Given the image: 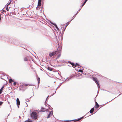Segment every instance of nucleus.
I'll use <instances>...</instances> for the list:
<instances>
[{
  "label": "nucleus",
  "mask_w": 122,
  "mask_h": 122,
  "mask_svg": "<svg viewBox=\"0 0 122 122\" xmlns=\"http://www.w3.org/2000/svg\"><path fill=\"white\" fill-rule=\"evenodd\" d=\"M30 114V116L32 119L35 120L37 119L38 115L37 114L36 112H33Z\"/></svg>",
  "instance_id": "nucleus-1"
},
{
  "label": "nucleus",
  "mask_w": 122,
  "mask_h": 122,
  "mask_svg": "<svg viewBox=\"0 0 122 122\" xmlns=\"http://www.w3.org/2000/svg\"><path fill=\"white\" fill-rule=\"evenodd\" d=\"M93 80L95 82L97 85L98 88L97 92V93H98L99 91V89L100 88V86H99V83L98 80L97 78L95 77H93Z\"/></svg>",
  "instance_id": "nucleus-2"
},
{
  "label": "nucleus",
  "mask_w": 122,
  "mask_h": 122,
  "mask_svg": "<svg viewBox=\"0 0 122 122\" xmlns=\"http://www.w3.org/2000/svg\"><path fill=\"white\" fill-rule=\"evenodd\" d=\"M28 85H29V86H33L34 85H30V84H25V83H23L22 85L20 86V87L19 88V90L20 91H22L23 92L25 90V89H22V88H23V87H24V86L25 85V86H27Z\"/></svg>",
  "instance_id": "nucleus-3"
},
{
  "label": "nucleus",
  "mask_w": 122,
  "mask_h": 122,
  "mask_svg": "<svg viewBox=\"0 0 122 122\" xmlns=\"http://www.w3.org/2000/svg\"><path fill=\"white\" fill-rule=\"evenodd\" d=\"M58 50V49L57 48L56 50L54 52H53L51 53L50 52L49 53V56L50 57H52L55 54L57 53Z\"/></svg>",
  "instance_id": "nucleus-4"
},
{
  "label": "nucleus",
  "mask_w": 122,
  "mask_h": 122,
  "mask_svg": "<svg viewBox=\"0 0 122 122\" xmlns=\"http://www.w3.org/2000/svg\"><path fill=\"white\" fill-rule=\"evenodd\" d=\"M41 1L42 0H38V7H37L36 8V9L38 10V8H39V9L40 8H41Z\"/></svg>",
  "instance_id": "nucleus-5"
},
{
  "label": "nucleus",
  "mask_w": 122,
  "mask_h": 122,
  "mask_svg": "<svg viewBox=\"0 0 122 122\" xmlns=\"http://www.w3.org/2000/svg\"><path fill=\"white\" fill-rule=\"evenodd\" d=\"M95 105L94 107L96 109H97L99 107V106L97 102L95 101Z\"/></svg>",
  "instance_id": "nucleus-6"
},
{
  "label": "nucleus",
  "mask_w": 122,
  "mask_h": 122,
  "mask_svg": "<svg viewBox=\"0 0 122 122\" xmlns=\"http://www.w3.org/2000/svg\"><path fill=\"white\" fill-rule=\"evenodd\" d=\"M80 120L79 118L77 119H74V120H65V121H74L75 122V121H78Z\"/></svg>",
  "instance_id": "nucleus-7"
},
{
  "label": "nucleus",
  "mask_w": 122,
  "mask_h": 122,
  "mask_svg": "<svg viewBox=\"0 0 122 122\" xmlns=\"http://www.w3.org/2000/svg\"><path fill=\"white\" fill-rule=\"evenodd\" d=\"M20 42L19 41L16 40L15 42V44L17 45L20 46V45L19 44Z\"/></svg>",
  "instance_id": "nucleus-8"
},
{
  "label": "nucleus",
  "mask_w": 122,
  "mask_h": 122,
  "mask_svg": "<svg viewBox=\"0 0 122 122\" xmlns=\"http://www.w3.org/2000/svg\"><path fill=\"white\" fill-rule=\"evenodd\" d=\"M48 21L49 22H50V23H51L53 25H54V26H55V27H56V26H57L56 23L52 22L49 20H48Z\"/></svg>",
  "instance_id": "nucleus-9"
},
{
  "label": "nucleus",
  "mask_w": 122,
  "mask_h": 122,
  "mask_svg": "<svg viewBox=\"0 0 122 122\" xmlns=\"http://www.w3.org/2000/svg\"><path fill=\"white\" fill-rule=\"evenodd\" d=\"M37 80L38 81V88L39 86V84L40 83V78L38 77L37 78Z\"/></svg>",
  "instance_id": "nucleus-10"
},
{
  "label": "nucleus",
  "mask_w": 122,
  "mask_h": 122,
  "mask_svg": "<svg viewBox=\"0 0 122 122\" xmlns=\"http://www.w3.org/2000/svg\"><path fill=\"white\" fill-rule=\"evenodd\" d=\"M17 105H20V102L18 98H17L16 99Z\"/></svg>",
  "instance_id": "nucleus-11"
},
{
  "label": "nucleus",
  "mask_w": 122,
  "mask_h": 122,
  "mask_svg": "<svg viewBox=\"0 0 122 122\" xmlns=\"http://www.w3.org/2000/svg\"><path fill=\"white\" fill-rule=\"evenodd\" d=\"M94 108H92L90 110V111L89 112H90V113H93L94 111Z\"/></svg>",
  "instance_id": "nucleus-12"
},
{
  "label": "nucleus",
  "mask_w": 122,
  "mask_h": 122,
  "mask_svg": "<svg viewBox=\"0 0 122 122\" xmlns=\"http://www.w3.org/2000/svg\"><path fill=\"white\" fill-rule=\"evenodd\" d=\"M4 87V86H2L0 89V95L2 93V91L3 90V89Z\"/></svg>",
  "instance_id": "nucleus-13"
},
{
  "label": "nucleus",
  "mask_w": 122,
  "mask_h": 122,
  "mask_svg": "<svg viewBox=\"0 0 122 122\" xmlns=\"http://www.w3.org/2000/svg\"><path fill=\"white\" fill-rule=\"evenodd\" d=\"M62 48V46H61V48L59 49L58 51V53H61V49Z\"/></svg>",
  "instance_id": "nucleus-14"
},
{
  "label": "nucleus",
  "mask_w": 122,
  "mask_h": 122,
  "mask_svg": "<svg viewBox=\"0 0 122 122\" xmlns=\"http://www.w3.org/2000/svg\"><path fill=\"white\" fill-rule=\"evenodd\" d=\"M72 20H71L70 21L66 23V25L65 27V28H66L67 27V26L71 22V21Z\"/></svg>",
  "instance_id": "nucleus-15"
},
{
  "label": "nucleus",
  "mask_w": 122,
  "mask_h": 122,
  "mask_svg": "<svg viewBox=\"0 0 122 122\" xmlns=\"http://www.w3.org/2000/svg\"><path fill=\"white\" fill-rule=\"evenodd\" d=\"M45 109L43 107H41V109L40 110V111L44 112L45 111Z\"/></svg>",
  "instance_id": "nucleus-16"
},
{
  "label": "nucleus",
  "mask_w": 122,
  "mask_h": 122,
  "mask_svg": "<svg viewBox=\"0 0 122 122\" xmlns=\"http://www.w3.org/2000/svg\"><path fill=\"white\" fill-rule=\"evenodd\" d=\"M0 74H2V75H2L1 76V78L2 79H3L4 80V77L5 76V75L4 74H1L0 73Z\"/></svg>",
  "instance_id": "nucleus-17"
},
{
  "label": "nucleus",
  "mask_w": 122,
  "mask_h": 122,
  "mask_svg": "<svg viewBox=\"0 0 122 122\" xmlns=\"http://www.w3.org/2000/svg\"><path fill=\"white\" fill-rule=\"evenodd\" d=\"M47 69L49 70L52 71V68L49 67H48Z\"/></svg>",
  "instance_id": "nucleus-18"
},
{
  "label": "nucleus",
  "mask_w": 122,
  "mask_h": 122,
  "mask_svg": "<svg viewBox=\"0 0 122 122\" xmlns=\"http://www.w3.org/2000/svg\"><path fill=\"white\" fill-rule=\"evenodd\" d=\"M24 61H28V60L27 57H25L24 58Z\"/></svg>",
  "instance_id": "nucleus-19"
},
{
  "label": "nucleus",
  "mask_w": 122,
  "mask_h": 122,
  "mask_svg": "<svg viewBox=\"0 0 122 122\" xmlns=\"http://www.w3.org/2000/svg\"><path fill=\"white\" fill-rule=\"evenodd\" d=\"M59 54H58V56H57V58H56L55 59L56 60L57 59H58L61 56V53H59Z\"/></svg>",
  "instance_id": "nucleus-20"
},
{
  "label": "nucleus",
  "mask_w": 122,
  "mask_h": 122,
  "mask_svg": "<svg viewBox=\"0 0 122 122\" xmlns=\"http://www.w3.org/2000/svg\"><path fill=\"white\" fill-rule=\"evenodd\" d=\"M77 76L78 77H80V76H81V77H80V78H81L82 77V74H79H79L77 75Z\"/></svg>",
  "instance_id": "nucleus-21"
},
{
  "label": "nucleus",
  "mask_w": 122,
  "mask_h": 122,
  "mask_svg": "<svg viewBox=\"0 0 122 122\" xmlns=\"http://www.w3.org/2000/svg\"><path fill=\"white\" fill-rule=\"evenodd\" d=\"M88 0H85L83 3L82 5V7H83L86 3L87 2Z\"/></svg>",
  "instance_id": "nucleus-22"
},
{
  "label": "nucleus",
  "mask_w": 122,
  "mask_h": 122,
  "mask_svg": "<svg viewBox=\"0 0 122 122\" xmlns=\"http://www.w3.org/2000/svg\"><path fill=\"white\" fill-rule=\"evenodd\" d=\"M63 82H62V83H60L59 85V86H58V87H57V88L56 89V90L55 91V92H56V90L57 89V88H59V87H60V86H61V84H62L63 83Z\"/></svg>",
  "instance_id": "nucleus-23"
},
{
  "label": "nucleus",
  "mask_w": 122,
  "mask_h": 122,
  "mask_svg": "<svg viewBox=\"0 0 122 122\" xmlns=\"http://www.w3.org/2000/svg\"><path fill=\"white\" fill-rule=\"evenodd\" d=\"M12 79L11 78H10L9 79V82L10 83H11L12 82Z\"/></svg>",
  "instance_id": "nucleus-24"
},
{
  "label": "nucleus",
  "mask_w": 122,
  "mask_h": 122,
  "mask_svg": "<svg viewBox=\"0 0 122 122\" xmlns=\"http://www.w3.org/2000/svg\"><path fill=\"white\" fill-rule=\"evenodd\" d=\"M49 114H50V115H53V111H51L50 112Z\"/></svg>",
  "instance_id": "nucleus-25"
},
{
  "label": "nucleus",
  "mask_w": 122,
  "mask_h": 122,
  "mask_svg": "<svg viewBox=\"0 0 122 122\" xmlns=\"http://www.w3.org/2000/svg\"><path fill=\"white\" fill-rule=\"evenodd\" d=\"M1 11H2V12H1L2 13H3V12H5V13L6 12L5 10H3V9H2Z\"/></svg>",
  "instance_id": "nucleus-26"
},
{
  "label": "nucleus",
  "mask_w": 122,
  "mask_h": 122,
  "mask_svg": "<svg viewBox=\"0 0 122 122\" xmlns=\"http://www.w3.org/2000/svg\"><path fill=\"white\" fill-rule=\"evenodd\" d=\"M68 62L71 65H72L73 64H74L73 62H71L70 61H68Z\"/></svg>",
  "instance_id": "nucleus-27"
},
{
  "label": "nucleus",
  "mask_w": 122,
  "mask_h": 122,
  "mask_svg": "<svg viewBox=\"0 0 122 122\" xmlns=\"http://www.w3.org/2000/svg\"><path fill=\"white\" fill-rule=\"evenodd\" d=\"M64 25H61V27L62 29V28H63V29H64Z\"/></svg>",
  "instance_id": "nucleus-28"
},
{
  "label": "nucleus",
  "mask_w": 122,
  "mask_h": 122,
  "mask_svg": "<svg viewBox=\"0 0 122 122\" xmlns=\"http://www.w3.org/2000/svg\"><path fill=\"white\" fill-rule=\"evenodd\" d=\"M78 72H81L82 73H83V71L82 70H81V69H79L78 70Z\"/></svg>",
  "instance_id": "nucleus-29"
},
{
  "label": "nucleus",
  "mask_w": 122,
  "mask_h": 122,
  "mask_svg": "<svg viewBox=\"0 0 122 122\" xmlns=\"http://www.w3.org/2000/svg\"><path fill=\"white\" fill-rule=\"evenodd\" d=\"M28 120L27 122H33L32 120H30V119L27 120Z\"/></svg>",
  "instance_id": "nucleus-30"
},
{
  "label": "nucleus",
  "mask_w": 122,
  "mask_h": 122,
  "mask_svg": "<svg viewBox=\"0 0 122 122\" xmlns=\"http://www.w3.org/2000/svg\"><path fill=\"white\" fill-rule=\"evenodd\" d=\"M17 83V82H14L13 83V85L14 86H15L16 85Z\"/></svg>",
  "instance_id": "nucleus-31"
},
{
  "label": "nucleus",
  "mask_w": 122,
  "mask_h": 122,
  "mask_svg": "<svg viewBox=\"0 0 122 122\" xmlns=\"http://www.w3.org/2000/svg\"><path fill=\"white\" fill-rule=\"evenodd\" d=\"M72 66H73V67H74H74H76V65H75V64L74 63V64H73L72 65Z\"/></svg>",
  "instance_id": "nucleus-32"
},
{
  "label": "nucleus",
  "mask_w": 122,
  "mask_h": 122,
  "mask_svg": "<svg viewBox=\"0 0 122 122\" xmlns=\"http://www.w3.org/2000/svg\"><path fill=\"white\" fill-rule=\"evenodd\" d=\"M50 117V114H48V115H47V118H49Z\"/></svg>",
  "instance_id": "nucleus-33"
},
{
  "label": "nucleus",
  "mask_w": 122,
  "mask_h": 122,
  "mask_svg": "<svg viewBox=\"0 0 122 122\" xmlns=\"http://www.w3.org/2000/svg\"><path fill=\"white\" fill-rule=\"evenodd\" d=\"M65 29H66V28H64V29H63V30L62 29V33H64Z\"/></svg>",
  "instance_id": "nucleus-34"
},
{
  "label": "nucleus",
  "mask_w": 122,
  "mask_h": 122,
  "mask_svg": "<svg viewBox=\"0 0 122 122\" xmlns=\"http://www.w3.org/2000/svg\"><path fill=\"white\" fill-rule=\"evenodd\" d=\"M3 102L0 101V105H1L3 103Z\"/></svg>",
  "instance_id": "nucleus-35"
},
{
  "label": "nucleus",
  "mask_w": 122,
  "mask_h": 122,
  "mask_svg": "<svg viewBox=\"0 0 122 122\" xmlns=\"http://www.w3.org/2000/svg\"><path fill=\"white\" fill-rule=\"evenodd\" d=\"M113 99H113L112 100H111V101H109L108 102H107L105 104H103V105H103V106H104V105H105V104H107V103H108V102H110L111 101H112V100H113Z\"/></svg>",
  "instance_id": "nucleus-36"
},
{
  "label": "nucleus",
  "mask_w": 122,
  "mask_h": 122,
  "mask_svg": "<svg viewBox=\"0 0 122 122\" xmlns=\"http://www.w3.org/2000/svg\"><path fill=\"white\" fill-rule=\"evenodd\" d=\"M79 12V11H77V13L76 14H75L74 15V16H76V15H77V14H78V13Z\"/></svg>",
  "instance_id": "nucleus-37"
},
{
  "label": "nucleus",
  "mask_w": 122,
  "mask_h": 122,
  "mask_svg": "<svg viewBox=\"0 0 122 122\" xmlns=\"http://www.w3.org/2000/svg\"><path fill=\"white\" fill-rule=\"evenodd\" d=\"M56 27L58 30H59V28L57 26H56Z\"/></svg>",
  "instance_id": "nucleus-38"
},
{
  "label": "nucleus",
  "mask_w": 122,
  "mask_h": 122,
  "mask_svg": "<svg viewBox=\"0 0 122 122\" xmlns=\"http://www.w3.org/2000/svg\"><path fill=\"white\" fill-rule=\"evenodd\" d=\"M84 116H83L82 117L79 118L80 120L82 119L84 117Z\"/></svg>",
  "instance_id": "nucleus-39"
},
{
  "label": "nucleus",
  "mask_w": 122,
  "mask_h": 122,
  "mask_svg": "<svg viewBox=\"0 0 122 122\" xmlns=\"http://www.w3.org/2000/svg\"><path fill=\"white\" fill-rule=\"evenodd\" d=\"M10 2L9 3H8V4H7L6 5V7H8V5L10 4Z\"/></svg>",
  "instance_id": "nucleus-40"
},
{
  "label": "nucleus",
  "mask_w": 122,
  "mask_h": 122,
  "mask_svg": "<svg viewBox=\"0 0 122 122\" xmlns=\"http://www.w3.org/2000/svg\"><path fill=\"white\" fill-rule=\"evenodd\" d=\"M75 64V65H76V66H78V65H79V64H78V63H76Z\"/></svg>",
  "instance_id": "nucleus-41"
},
{
  "label": "nucleus",
  "mask_w": 122,
  "mask_h": 122,
  "mask_svg": "<svg viewBox=\"0 0 122 122\" xmlns=\"http://www.w3.org/2000/svg\"><path fill=\"white\" fill-rule=\"evenodd\" d=\"M6 10L8 11L9 10V9L7 7H6Z\"/></svg>",
  "instance_id": "nucleus-42"
},
{
  "label": "nucleus",
  "mask_w": 122,
  "mask_h": 122,
  "mask_svg": "<svg viewBox=\"0 0 122 122\" xmlns=\"http://www.w3.org/2000/svg\"><path fill=\"white\" fill-rule=\"evenodd\" d=\"M82 6H81V7L80 9H79V10H78V11L79 12V11H80L81 10V8H82Z\"/></svg>",
  "instance_id": "nucleus-43"
},
{
  "label": "nucleus",
  "mask_w": 122,
  "mask_h": 122,
  "mask_svg": "<svg viewBox=\"0 0 122 122\" xmlns=\"http://www.w3.org/2000/svg\"><path fill=\"white\" fill-rule=\"evenodd\" d=\"M25 85L24 86V87H23V88H22V89H25V86H26Z\"/></svg>",
  "instance_id": "nucleus-44"
},
{
  "label": "nucleus",
  "mask_w": 122,
  "mask_h": 122,
  "mask_svg": "<svg viewBox=\"0 0 122 122\" xmlns=\"http://www.w3.org/2000/svg\"><path fill=\"white\" fill-rule=\"evenodd\" d=\"M56 60L57 62L58 63H61V62H62L61 61H59L57 60V59H56Z\"/></svg>",
  "instance_id": "nucleus-45"
},
{
  "label": "nucleus",
  "mask_w": 122,
  "mask_h": 122,
  "mask_svg": "<svg viewBox=\"0 0 122 122\" xmlns=\"http://www.w3.org/2000/svg\"><path fill=\"white\" fill-rule=\"evenodd\" d=\"M1 15L0 14V22L1 21Z\"/></svg>",
  "instance_id": "nucleus-46"
},
{
  "label": "nucleus",
  "mask_w": 122,
  "mask_h": 122,
  "mask_svg": "<svg viewBox=\"0 0 122 122\" xmlns=\"http://www.w3.org/2000/svg\"><path fill=\"white\" fill-rule=\"evenodd\" d=\"M49 96H48V97H47V98H46V101H45V102H46V101L47 100V99H48V97Z\"/></svg>",
  "instance_id": "nucleus-47"
},
{
  "label": "nucleus",
  "mask_w": 122,
  "mask_h": 122,
  "mask_svg": "<svg viewBox=\"0 0 122 122\" xmlns=\"http://www.w3.org/2000/svg\"><path fill=\"white\" fill-rule=\"evenodd\" d=\"M45 111H47V112H48L49 111V110L48 109H47L46 110H45Z\"/></svg>",
  "instance_id": "nucleus-48"
},
{
  "label": "nucleus",
  "mask_w": 122,
  "mask_h": 122,
  "mask_svg": "<svg viewBox=\"0 0 122 122\" xmlns=\"http://www.w3.org/2000/svg\"><path fill=\"white\" fill-rule=\"evenodd\" d=\"M58 61H61L62 62H63V61L61 60H59Z\"/></svg>",
  "instance_id": "nucleus-49"
},
{
  "label": "nucleus",
  "mask_w": 122,
  "mask_h": 122,
  "mask_svg": "<svg viewBox=\"0 0 122 122\" xmlns=\"http://www.w3.org/2000/svg\"><path fill=\"white\" fill-rule=\"evenodd\" d=\"M74 16L75 17V16H74H74L72 17V19L71 20H72L74 19V18L73 17H74Z\"/></svg>",
  "instance_id": "nucleus-50"
},
{
  "label": "nucleus",
  "mask_w": 122,
  "mask_h": 122,
  "mask_svg": "<svg viewBox=\"0 0 122 122\" xmlns=\"http://www.w3.org/2000/svg\"><path fill=\"white\" fill-rule=\"evenodd\" d=\"M17 105V106L18 107V108H19V105Z\"/></svg>",
  "instance_id": "nucleus-51"
},
{
  "label": "nucleus",
  "mask_w": 122,
  "mask_h": 122,
  "mask_svg": "<svg viewBox=\"0 0 122 122\" xmlns=\"http://www.w3.org/2000/svg\"><path fill=\"white\" fill-rule=\"evenodd\" d=\"M14 80L12 79V82H14Z\"/></svg>",
  "instance_id": "nucleus-52"
},
{
  "label": "nucleus",
  "mask_w": 122,
  "mask_h": 122,
  "mask_svg": "<svg viewBox=\"0 0 122 122\" xmlns=\"http://www.w3.org/2000/svg\"><path fill=\"white\" fill-rule=\"evenodd\" d=\"M89 113V112L88 113H87V114H86L85 115H85H87H87H88V114Z\"/></svg>",
  "instance_id": "nucleus-53"
},
{
  "label": "nucleus",
  "mask_w": 122,
  "mask_h": 122,
  "mask_svg": "<svg viewBox=\"0 0 122 122\" xmlns=\"http://www.w3.org/2000/svg\"><path fill=\"white\" fill-rule=\"evenodd\" d=\"M107 92H109L108 91H107V90H105Z\"/></svg>",
  "instance_id": "nucleus-54"
},
{
  "label": "nucleus",
  "mask_w": 122,
  "mask_h": 122,
  "mask_svg": "<svg viewBox=\"0 0 122 122\" xmlns=\"http://www.w3.org/2000/svg\"><path fill=\"white\" fill-rule=\"evenodd\" d=\"M41 9H42V8H43V6H42L41 7Z\"/></svg>",
  "instance_id": "nucleus-55"
},
{
  "label": "nucleus",
  "mask_w": 122,
  "mask_h": 122,
  "mask_svg": "<svg viewBox=\"0 0 122 122\" xmlns=\"http://www.w3.org/2000/svg\"><path fill=\"white\" fill-rule=\"evenodd\" d=\"M67 79H68L67 78H66V79L65 80V81H66Z\"/></svg>",
  "instance_id": "nucleus-56"
},
{
  "label": "nucleus",
  "mask_w": 122,
  "mask_h": 122,
  "mask_svg": "<svg viewBox=\"0 0 122 122\" xmlns=\"http://www.w3.org/2000/svg\"><path fill=\"white\" fill-rule=\"evenodd\" d=\"M17 9V8H15V9H14V10H15V9Z\"/></svg>",
  "instance_id": "nucleus-57"
},
{
  "label": "nucleus",
  "mask_w": 122,
  "mask_h": 122,
  "mask_svg": "<svg viewBox=\"0 0 122 122\" xmlns=\"http://www.w3.org/2000/svg\"><path fill=\"white\" fill-rule=\"evenodd\" d=\"M70 79V78H69V79L68 80V81Z\"/></svg>",
  "instance_id": "nucleus-58"
},
{
  "label": "nucleus",
  "mask_w": 122,
  "mask_h": 122,
  "mask_svg": "<svg viewBox=\"0 0 122 122\" xmlns=\"http://www.w3.org/2000/svg\"><path fill=\"white\" fill-rule=\"evenodd\" d=\"M59 66H61V65H59Z\"/></svg>",
  "instance_id": "nucleus-59"
},
{
  "label": "nucleus",
  "mask_w": 122,
  "mask_h": 122,
  "mask_svg": "<svg viewBox=\"0 0 122 122\" xmlns=\"http://www.w3.org/2000/svg\"><path fill=\"white\" fill-rule=\"evenodd\" d=\"M26 102H25V103H26V104H27V103H26Z\"/></svg>",
  "instance_id": "nucleus-60"
},
{
  "label": "nucleus",
  "mask_w": 122,
  "mask_h": 122,
  "mask_svg": "<svg viewBox=\"0 0 122 122\" xmlns=\"http://www.w3.org/2000/svg\"><path fill=\"white\" fill-rule=\"evenodd\" d=\"M50 110H51V109H50Z\"/></svg>",
  "instance_id": "nucleus-61"
},
{
  "label": "nucleus",
  "mask_w": 122,
  "mask_h": 122,
  "mask_svg": "<svg viewBox=\"0 0 122 122\" xmlns=\"http://www.w3.org/2000/svg\"><path fill=\"white\" fill-rule=\"evenodd\" d=\"M23 15H24V14ZM25 15H26L25 14Z\"/></svg>",
  "instance_id": "nucleus-62"
},
{
  "label": "nucleus",
  "mask_w": 122,
  "mask_h": 122,
  "mask_svg": "<svg viewBox=\"0 0 122 122\" xmlns=\"http://www.w3.org/2000/svg\"><path fill=\"white\" fill-rule=\"evenodd\" d=\"M48 104V106H49V105H48V104Z\"/></svg>",
  "instance_id": "nucleus-63"
}]
</instances>
